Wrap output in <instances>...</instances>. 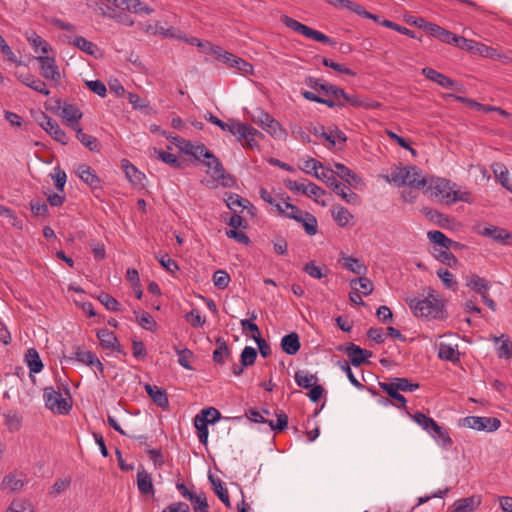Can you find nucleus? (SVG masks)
<instances>
[{"label":"nucleus","instance_id":"1","mask_svg":"<svg viewBox=\"0 0 512 512\" xmlns=\"http://www.w3.org/2000/svg\"><path fill=\"white\" fill-rule=\"evenodd\" d=\"M424 193L429 197L448 205L459 201L466 203L472 202L470 192L456 189L455 183L440 177L428 178L427 184L424 187Z\"/></svg>","mask_w":512,"mask_h":512},{"label":"nucleus","instance_id":"2","mask_svg":"<svg viewBox=\"0 0 512 512\" xmlns=\"http://www.w3.org/2000/svg\"><path fill=\"white\" fill-rule=\"evenodd\" d=\"M406 303L413 315L417 318L431 321L444 320L447 317L443 302L437 299L432 293H429L423 298L407 297Z\"/></svg>","mask_w":512,"mask_h":512},{"label":"nucleus","instance_id":"3","mask_svg":"<svg viewBox=\"0 0 512 512\" xmlns=\"http://www.w3.org/2000/svg\"><path fill=\"white\" fill-rule=\"evenodd\" d=\"M385 179L387 182L393 183L398 187L407 185L414 189H424L428 180V178L423 175L422 170L413 165L396 167L390 174L385 176Z\"/></svg>","mask_w":512,"mask_h":512},{"label":"nucleus","instance_id":"4","mask_svg":"<svg viewBox=\"0 0 512 512\" xmlns=\"http://www.w3.org/2000/svg\"><path fill=\"white\" fill-rule=\"evenodd\" d=\"M427 238L434 244L432 254L441 263L446 266L454 267L458 260L450 252L452 240L439 230L429 231Z\"/></svg>","mask_w":512,"mask_h":512},{"label":"nucleus","instance_id":"5","mask_svg":"<svg viewBox=\"0 0 512 512\" xmlns=\"http://www.w3.org/2000/svg\"><path fill=\"white\" fill-rule=\"evenodd\" d=\"M220 418V412L213 407L205 408L201 410L200 414L196 415L194 425L200 443L206 444L208 441V424H215Z\"/></svg>","mask_w":512,"mask_h":512},{"label":"nucleus","instance_id":"6","mask_svg":"<svg viewBox=\"0 0 512 512\" xmlns=\"http://www.w3.org/2000/svg\"><path fill=\"white\" fill-rule=\"evenodd\" d=\"M43 398L45 406L53 413L65 415L72 408L70 399L64 397L60 391L55 390L53 387H46L44 389Z\"/></svg>","mask_w":512,"mask_h":512},{"label":"nucleus","instance_id":"7","mask_svg":"<svg viewBox=\"0 0 512 512\" xmlns=\"http://www.w3.org/2000/svg\"><path fill=\"white\" fill-rule=\"evenodd\" d=\"M460 427L470 428L476 431L495 432L501 426V421L495 417L467 416L458 421Z\"/></svg>","mask_w":512,"mask_h":512},{"label":"nucleus","instance_id":"8","mask_svg":"<svg viewBox=\"0 0 512 512\" xmlns=\"http://www.w3.org/2000/svg\"><path fill=\"white\" fill-rule=\"evenodd\" d=\"M227 126L226 131L235 136L238 141H244L245 146L253 148L257 145L255 137L260 135L257 129L236 120H230L227 122Z\"/></svg>","mask_w":512,"mask_h":512},{"label":"nucleus","instance_id":"9","mask_svg":"<svg viewBox=\"0 0 512 512\" xmlns=\"http://www.w3.org/2000/svg\"><path fill=\"white\" fill-rule=\"evenodd\" d=\"M282 22L290 29L298 32L299 34H302L303 36H305L309 39H312L314 41L324 43L327 45H331V46L335 45V41L332 40L327 35H325L324 33L314 30V29L298 22L297 20H295L291 17L283 16Z\"/></svg>","mask_w":512,"mask_h":512},{"label":"nucleus","instance_id":"10","mask_svg":"<svg viewBox=\"0 0 512 512\" xmlns=\"http://www.w3.org/2000/svg\"><path fill=\"white\" fill-rule=\"evenodd\" d=\"M252 120L259 124L263 130H265L269 135L276 139L285 138L286 132L281 126V124L274 119L270 114L263 110H257L253 115Z\"/></svg>","mask_w":512,"mask_h":512},{"label":"nucleus","instance_id":"11","mask_svg":"<svg viewBox=\"0 0 512 512\" xmlns=\"http://www.w3.org/2000/svg\"><path fill=\"white\" fill-rule=\"evenodd\" d=\"M203 163L208 168L207 173L214 180L219 181L224 187H232L234 185L235 181L233 177L226 173L223 165L213 153L208 155V157L203 160Z\"/></svg>","mask_w":512,"mask_h":512},{"label":"nucleus","instance_id":"12","mask_svg":"<svg viewBox=\"0 0 512 512\" xmlns=\"http://www.w3.org/2000/svg\"><path fill=\"white\" fill-rule=\"evenodd\" d=\"M36 59L39 62L42 77L48 81L58 83L61 79V74L55 58L48 54L38 55Z\"/></svg>","mask_w":512,"mask_h":512},{"label":"nucleus","instance_id":"13","mask_svg":"<svg viewBox=\"0 0 512 512\" xmlns=\"http://www.w3.org/2000/svg\"><path fill=\"white\" fill-rule=\"evenodd\" d=\"M39 125L45 130L53 139L62 145H66L68 143V137L64 130H62L59 124L49 117L48 115L42 113L41 118L39 119Z\"/></svg>","mask_w":512,"mask_h":512},{"label":"nucleus","instance_id":"14","mask_svg":"<svg viewBox=\"0 0 512 512\" xmlns=\"http://www.w3.org/2000/svg\"><path fill=\"white\" fill-rule=\"evenodd\" d=\"M481 502L482 497L480 495L461 498L453 503L451 512H473L480 506Z\"/></svg>","mask_w":512,"mask_h":512},{"label":"nucleus","instance_id":"15","mask_svg":"<svg viewBox=\"0 0 512 512\" xmlns=\"http://www.w3.org/2000/svg\"><path fill=\"white\" fill-rule=\"evenodd\" d=\"M350 105L355 108H365V109H376L380 107V103L370 100L368 98H363L357 94H348L345 92V96L343 98V107Z\"/></svg>","mask_w":512,"mask_h":512},{"label":"nucleus","instance_id":"16","mask_svg":"<svg viewBox=\"0 0 512 512\" xmlns=\"http://www.w3.org/2000/svg\"><path fill=\"white\" fill-rule=\"evenodd\" d=\"M25 480L26 476L23 473H9L3 478L1 488L9 492H17L23 488Z\"/></svg>","mask_w":512,"mask_h":512},{"label":"nucleus","instance_id":"17","mask_svg":"<svg viewBox=\"0 0 512 512\" xmlns=\"http://www.w3.org/2000/svg\"><path fill=\"white\" fill-rule=\"evenodd\" d=\"M458 344L454 341H441L438 344V357L443 360L456 362L459 360Z\"/></svg>","mask_w":512,"mask_h":512},{"label":"nucleus","instance_id":"18","mask_svg":"<svg viewBox=\"0 0 512 512\" xmlns=\"http://www.w3.org/2000/svg\"><path fill=\"white\" fill-rule=\"evenodd\" d=\"M25 36L35 53L39 55H48L52 51L51 45L36 32H26Z\"/></svg>","mask_w":512,"mask_h":512},{"label":"nucleus","instance_id":"19","mask_svg":"<svg viewBox=\"0 0 512 512\" xmlns=\"http://www.w3.org/2000/svg\"><path fill=\"white\" fill-rule=\"evenodd\" d=\"M422 74L429 80L437 83L443 88L446 89H454L457 83L451 78L445 76L444 74L436 71L435 69L425 67L422 69Z\"/></svg>","mask_w":512,"mask_h":512},{"label":"nucleus","instance_id":"20","mask_svg":"<svg viewBox=\"0 0 512 512\" xmlns=\"http://www.w3.org/2000/svg\"><path fill=\"white\" fill-rule=\"evenodd\" d=\"M339 262H341L344 268L347 269L349 272L357 275L364 276L368 271L367 266L359 258L356 257L341 254Z\"/></svg>","mask_w":512,"mask_h":512},{"label":"nucleus","instance_id":"21","mask_svg":"<svg viewBox=\"0 0 512 512\" xmlns=\"http://www.w3.org/2000/svg\"><path fill=\"white\" fill-rule=\"evenodd\" d=\"M144 389L158 407L162 409H168L169 400L164 389L151 384H146Z\"/></svg>","mask_w":512,"mask_h":512},{"label":"nucleus","instance_id":"22","mask_svg":"<svg viewBox=\"0 0 512 512\" xmlns=\"http://www.w3.org/2000/svg\"><path fill=\"white\" fill-rule=\"evenodd\" d=\"M480 234L501 244H507L508 241L512 239V234L509 233L506 229L493 225H489L483 228Z\"/></svg>","mask_w":512,"mask_h":512},{"label":"nucleus","instance_id":"23","mask_svg":"<svg viewBox=\"0 0 512 512\" xmlns=\"http://www.w3.org/2000/svg\"><path fill=\"white\" fill-rule=\"evenodd\" d=\"M122 168L130 183L135 186H144L146 176L144 173L140 172L135 165L124 159L122 160Z\"/></svg>","mask_w":512,"mask_h":512},{"label":"nucleus","instance_id":"24","mask_svg":"<svg viewBox=\"0 0 512 512\" xmlns=\"http://www.w3.org/2000/svg\"><path fill=\"white\" fill-rule=\"evenodd\" d=\"M346 353L349 357L350 363L355 367L365 363L366 360L372 355L370 351L362 349L354 344H351L346 348Z\"/></svg>","mask_w":512,"mask_h":512},{"label":"nucleus","instance_id":"25","mask_svg":"<svg viewBox=\"0 0 512 512\" xmlns=\"http://www.w3.org/2000/svg\"><path fill=\"white\" fill-rule=\"evenodd\" d=\"M344 96L345 91L342 88L331 85V87H328L326 98H324V101H326L325 105L329 108H343Z\"/></svg>","mask_w":512,"mask_h":512},{"label":"nucleus","instance_id":"26","mask_svg":"<svg viewBox=\"0 0 512 512\" xmlns=\"http://www.w3.org/2000/svg\"><path fill=\"white\" fill-rule=\"evenodd\" d=\"M76 172L78 177L91 188L95 189L100 187V179L90 166L81 164L77 167Z\"/></svg>","mask_w":512,"mask_h":512},{"label":"nucleus","instance_id":"27","mask_svg":"<svg viewBox=\"0 0 512 512\" xmlns=\"http://www.w3.org/2000/svg\"><path fill=\"white\" fill-rule=\"evenodd\" d=\"M493 342L497 345V356L500 359H509L512 357V342L510 338L504 334L501 336H493Z\"/></svg>","mask_w":512,"mask_h":512},{"label":"nucleus","instance_id":"28","mask_svg":"<svg viewBox=\"0 0 512 512\" xmlns=\"http://www.w3.org/2000/svg\"><path fill=\"white\" fill-rule=\"evenodd\" d=\"M275 208L284 217L293 219L295 221L302 215L303 212L297 206L289 203L283 198L279 199V201L275 204Z\"/></svg>","mask_w":512,"mask_h":512},{"label":"nucleus","instance_id":"29","mask_svg":"<svg viewBox=\"0 0 512 512\" xmlns=\"http://www.w3.org/2000/svg\"><path fill=\"white\" fill-rule=\"evenodd\" d=\"M331 215L333 220L340 227H346L348 225H351L354 219V216L349 212V210L341 205L335 206L331 210Z\"/></svg>","mask_w":512,"mask_h":512},{"label":"nucleus","instance_id":"30","mask_svg":"<svg viewBox=\"0 0 512 512\" xmlns=\"http://www.w3.org/2000/svg\"><path fill=\"white\" fill-rule=\"evenodd\" d=\"M97 337L104 348L120 351L119 341L114 333L109 329H100L97 332Z\"/></svg>","mask_w":512,"mask_h":512},{"label":"nucleus","instance_id":"31","mask_svg":"<svg viewBox=\"0 0 512 512\" xmlns=\"http://www.w3.org/2000/svg\"><path fill=\"white\" fill-rule=\"evenodd\" d=\"M333 192L336 193L339 197H341V199L345 201L347 204H360V197L358 196V194H356L348 186L341 184L340 182L338 184H335Z\"/></svg>","mask_w":512,"mask_h":512},{"label":"nucleus","instance_id":"32","mask_svg":"<svg viewBox=\"0 0 512 512\" xmlns=\"http://www.w3.org/2000/svg\"><path fill=\"white\" fill-rule=\"evenodd\" d=\"M429 436L436 442L437 445L441 446L442 448H449L452 446L453 442L447 429H445L443 426H440L438 423L429 434Z\"/></svg>","mask_w":512,"mask_h":512},{"label":"nucleus","instance_id":"33","mask_svg":"<svg viewBox=\"0 0 512 512\" xmlns=\"http://www.w3.org/2000/svg\"><path fill=\"white\" fill-rule=\"evenodd\" d=\"M491 169L495 175V178L500 182V184L505 189L512 192V183L507 167L501 163H494L491 166Z\"/></svg>","mask_w":512,"mask_h":512},{"label":"nucleus","instance_id":"34","mask_svg":"<svg viewBox=\"0 0 512 512\" xmlns=\"http://www.w3.org/2000/svg\"><path fill=\"white\" fill-rule=\"evenodd\" d=\"M296 222L302 225L306 234L309 236H314L318 231V222L316 217L307 211H303L302 215L296 219Z\"/></svg>","mask_w":512,"mask_h":512},{"label":"nucleus","instance_id":"35","mask_svg":"<svg viewBox=\"0 0 512 512\" xmlns=\"http://www.w3.org/2000/svg\"><path fill=\"white\" fill-rule=\"evenodd\" d=\"M281 348L288 355H295L300 349L298 334L292 332L282 337Z\"/></svg>","mask_w":512,"mask_h":512},{"label":"nucleus","instance_id":"36","mask_svg":"<svg viewBox=\"0 0 512 512\" xmlns=\"http://www.w3.org/2000/svg\"><path fill=\"white\" fill-rule=\"evenodd\" d=\"M466 285L480 295L488 293L489 289L491 288V284L487 279L476 274L471 275L467 279Z\"/></svg>","mask_w":512,"mask_h":512},{"label":"nucleus","instance_id":"37","mask_svg":"<svg viewBox=\"0 0 512 512\" xmlns=\"http://www.w3.org/2000/svg\"><path fill=\"white\" fill-rule=\"evenodd\" d=\"M224 200L227 207L235 213L242 212L243 209H246L248 206H250V202L248 200L235 193H227Z\"/></svg>","mask_w":512,"mask_h":512},{"label":"nucleus","instance_id":"38","mask_svg":"<svg viewBox=\"0 0 512 512\" xmlns=\"http://www.w3.org/2000/svg\"><path fill=\"white\" fill-rule=\"evenodd\" d=\"M137 488L142 494H154L152 477L143 469L137 472Z\"/></svg>","mask_w":512,"mask_h":512},{"label":"nucleus","instance_id":"39","mask_svg":"<svg viewBox=\"0 0 512 512\" xmlns=\"http://www.w3.org/2000/svg\"><path fill=\"white\" fill-rule=\"evenodd\" d=\"M408 416L418 425L420 426L428 435L432 432V430L437 425V422L425 415L421 412H416L414 414L408 413Z\"/></svg>","mask_w":512,"mask_h":512},{"label":"nucleus","instance_id":"40","mask_svg":"<svg viewBox=\"0 0 512 512\" xmlns=\"http://www.w3.org/2000/svg\"><path fill=\"white\" fill-rule=\"evenodd\" d=\"M68 42L69 44L77 47L78 49H80L81 51L85 52L90 56H95L98 51V47L96 44L82 36H76L73 39H70Z\"/></svg>","mask_w":512,"mask_h":512},{"label":"nucleus","instance_id":"41","mask_svg":"<svg viewBox=\"0 0 512 512\" xmlns=\"http://www.w3.org/2000/svg\"><path fill=\"white\" fill-rule=\"evenodd\" d=\"M294 379L296 384L301 388H312L317 384L318 378L316 375L309 373L306 370H299L295 373Z\"/></svg>","mask_w":512,"mask_h":512},{"label":"nucleus","instance_id":"42","mask_svg":"<svg viewBox=\"0 0 512 512\" xmlns=\"http://www.w3.org/2000/svg\"><path fill=\"white\" fill-rule=\"evenodd\" d=\"M428 32L431 36L447 44H452L455 39V34L434 23H431L430 26H428Z\"/></svg>","mask_w":512,"mask_h":512},{"label":"nucleus","instance_id":"43","mask_svg":"<svg viewBox=\"0 0 512 512\" xmlns=\"http://www.w3.org/2000/svg\"><path fill=\"white\" fill-rule=\"evenodd\" d=\"M4 424L11 432L17 431L22 426V417L20 413L9 410L3 413Z\"/></svg>","mask_w":512,"mask_h":512},{"label":"nucleus","instance_id":"44","mask_svg":"<svg viewBox=\"0 0 512 512\" xmlns=\"http://www.w3.org/2000/svg\"><path fill=\"white\" fill-rule=\"evenodd\" d=\"M25 361L30 369V373H39L43 369V363L40 359L38 352L31 348L28 349L25 355Z\"/></svg>","mask_w":512,"mask_h":512},{"label":"nucleus","instance_id":"45","mask_svg":"<svg viewBox=\"0 0 512 512\" xmlns=\"http://www.w3.org/2000/svg\"><path fill=\"white\" fill-rule=\"evenodd\" d=\"M61 117L68 122H77L82 117L80 109L73 104H64L61 107Z\"/></svg>","mask_w":512,"mask_h":512},{"label":"nucleus","instance_id":"46","mask_svg":"<svg viewBox=\"0 0 512 512\" xmlns=\"http://www.w3.org/2000/svg\"><path fill=\"white\" fill-rule=\"evenodd\" d=\"M78 140L91 152H99L100 144L96 137L86 134L83 129H78Z\"/></svg>","mask_w":512,"mask_h":512},{"label":"nucleus","instance_id":"47","mask_svg":"<svg viewBox=\"0 0 512 512\" xmlns=\"http://www.w3.org/2000/svg\"><path fill=\"white\" fill-rule=\"evenodd\" d=\"M326 194L325 190L321 187L317 186L314 183H306L304 195L313 198V200L322 206H326L325 201L321 200V198Z\"/></svg>","mask_w":512,"mask_h":512},{"label":"nucleus","instance_id":"48","mask_svg":"<svg viewBox=\"0 0 512 512\" xmlns=\"http://www.w3.org/2000/svg\"><path fill=\"white\" fill-rule=\"evenodd\" d=\"M322 140L327 142L330 147H333L336 144H342L346 142L347 138L341 130L338 128H333L326 131Z\"/></svg>","mask_w":512,"mask_h":512},{"label":"nucleus","instance_id":"49","mask_svg":"<svg viewBox=\"0 0 512 512\" xmlns=\"http://www.w3.org/2000/svg\"><path fill=\"white\" fill-rule=\"evenodd\" d=\"M350 285L354 290L360 289L363 295L368 296L373 292V283L367 277L352 279Z\"/></svg>","mask_w":512,"mask_h":512},{"label":"nucleus","instance_id":"50","mask_svg":"<svg viewBox=\"0 0 512 512\" xmlns=\"http://www.w3.org/2000/svg\"><path fill=\"white\" fill-rule=\"evenodd\" d=\"M189 501L194 512H208L209 506L204 492H196Z\"/></svg>","mask_w":512,"mask_h":512},{"label":"nucleus","instance_id":"51","mask_svg":"<svg viewBox=\"0 0 512 512\" xmlns=\"http://www.w3.org/2000/svg\"><path fill=\"white\" fill-rule=\"evenodd\" d=\"M125 9L129 12L135 13V14H151L154 12V9L149 7L147 4L140 0H128L127 6H125Z\"/></svg>","mask_w":512,"mask_h":512},{"label":"nucleus","instance_id":"52","mask_svg":"<svg viewBox=\"0 0 512 512\" xmlns=\"http://www.w3.org/2000/svg\"><path fill=\"white\" fill-rule=\"evenodd\" d=\"M210 480H211V484L213 486V490L216 493V495L218 496V498L221 500V502L226 507H230L231 504H230L228 491H227L226 487L223 485V483L221 482V480H219V479L214 480L212 477H210Z\"/></svg>","mask_w":512,"mask_h":512},{"label":"nucleus","instance_id":"53","mask_svg":"<svg viewBox=\"0 0 512 512\" xmlns=\"http://www.w3.org/2000/svg\"><path fill=\"white\" fill-rule=\"evenodd\" d=\"M334 166L338 176L348 184H351L352 182H358L360 180L359 177L344 164L336 163Z\"/></svg>","mask_w":512,"mask_h":512},{"label":"nucleus","instance_id":"54","mask_svg":"<svg viewBox=\"0 0 512 512\" xmlns=\"http://www.w3.org/2000/svg\"><path fill=\"white\" fill-rule=\"evenodd\" d=\"M134 313L136 315V320H137L138 324L143 329H145L147 331H154V330H156L157 323L154 320V318L148 312H142V313L139 314V313H137L135 311Z\"/></svg>","mask_w":512,"mask_h":512},{"label":"nucleus","instance_id":"55","mask_svg":"<svg viewBox=\"0 0 512 512\" xmlns=\"http://www.w3.org/2000/svg\"><path fill=\"white\" fill-rule=\"evenodd\" d=\"M322 168L323 165L320 161L310 157L303 159L302 165L300 166V169L303 172L306 174H313L315 177L316 173H319Z\"/></svg>","mask_w":512,"mask_h":512},{"label":"nucleus","instance_id":"56","mask_svg":"<svg viewBox=\"0 0 512 512\" xmlns=\"http://www.w3.org/2000/svg\"><path fill=\"white\" fill-rule=\"evenodd\" d=\"M305 84L315 90V91H318V92H321L323 93L325 96L328 92V87H331L332 84L322 80V79H319V78H315V77H307L305 79Z\"/></svg>","mask_w":512,"mask_h":512},{"label":"nucleus","instance_id":"57","mask_svg":"<svg viewBox=\"0 0 512 512\" xmlns=\"http://www.w3.org/2000/svg\"><path fill=\"white\" fill-rule=\"evenodd\" d=\"M316 178L325 182L332 190L335 188V184L339 181L335 177V172L329 168H322L319 173H316Z\"/></svg>","mask_w":512,"mask_h":512},{"label":"nucleus","instance_id":"58","mask_svg":"<svg viewBox=\"0 0 512 512\" xmlns=\"http://www.w3.org/2000/svg\"><path fill=\"white\" fill-rule=\"evenodd\" d=\"M75 360L85 364L87 366H92L93 364L98 363V357L92 351H83L78 350L75 352Z\"/></svg>","mask_w":512,"mask_h":512},{"label":"nucleus","instance_id":"59","mask_svg":"<svg viewBox=\"0 0 512 512\" xmlns=\"http://www.w3.org/2000/svg\"><path fill=\"white\" fill-rule=\"evenodd\" d=\"M339 368L346 374L349 382L357 389L362 390L364 386L360 383V381L355 377L350 367V363L343 360L338 362Z\"/></svg>","mask_w":512,"mask_h":512},{"label":"nucleus","instance_id":"60","mask_svg":"<svg viewBox=\"0 0 512 512\" xmlns=\"http://www.w3.org/2000/svg\"><path fill=\"white\" fill-rule=\"evenodd\" d=\"M157 259L161 266L169 273L174 274L179 270L178 264L166 253L159 254Z\"/></svg>","mask_w":512,"mask_h":512},{"label":"nucleus","instance_id":"61","mask_svg":"<svg viewBox=\"0 0 512 512\" xmlns=\"http://www.w3.org/2000/svg\"><path fill=\"white\" fill-rule=\"evenodd\" d=\"M213 284L219 289H225L230 282L229 274L224 270H217L213 275Z\"/></svg>","mask_w":512,"mask_h":512},{"label":"nucleus","instance_id":"62","mask_svg":"<svg viewBox=\"0 0 512 512\" xmlns=\"http://www.w3.org/2000/svg\"><path fill=\"white\" fill-rule=\"evenodd\" d=\"M391 383L400 391L413 392L419 385L412 383L406 378H394Z\"/></svg>","mask_w":512,"mask_h":512},{"label":"nucleus","instance_id":"63","mask_svg":"<svg viewBox=\"0 0 512 512\" xmlns=\"http://www.w3.org/2000/svg\"><path fill=\"white\" fill-rule=\"evenodd\" d=\"M154 153L156 154L157 158L163 161L164 163L169 164L173 167L180 166V162L176 155L157 149H154Z\"/></svg>","mask_w":512,"mask_h":512},{"label":"nucleus","instance_id":"64","mask_svg":"<svg viewBox=\"0 0 512 512\" xmlns=\"http://www.w3.org/2000/svg\"><path fill=\"white\" fill-rule=\"evenodd\" d=\"M256 357V349L251 346H246L241 353V364L243 366H250L255 362Z\"/></svg>","mask_w":512,"mask_h":512}]
</instances>
